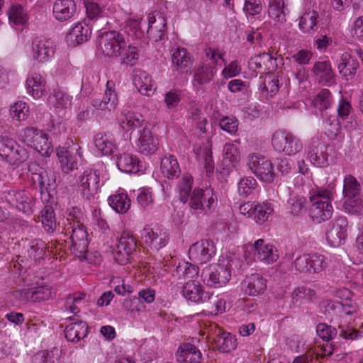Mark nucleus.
I'll list each match as a JSON object with an SVG mask.
<instances>
[{"label":"nucleus","mask_w":363,"mask_h":363,"mask_svg":"<svg viewBox=\"0 0 363 363\" xmlns=\"http://www.w3.org/2000/svg\"><path fill=\"white\" fill-rule=\"evenodd\" d=\"M335 184H330L327 187L316 186L310 191L308 215L316 223L325 222L331 218L333 206L331 201L335 193Z\"/></svg>","instance_id":"f257e3e1"},{"label":"nucleus","mask_w":363,"mask_h":363,"mask_svg":"<svg viewBox=\"0 0 363 363\" xmlns=\"http://www.w3.org/2000/svg\"><path fill=\"white\" fill-rule=\"evenodd\" d=\"M216 248L212 240H201L193 244L189 250V257L191 262H179L176 267L177 272L194 271L199 272V264L209 262L216 255Z\"/></svg>","instance_id":"f03ea898"},{"label":"nucleus","mask_w":363,"mask_h":363,"mask_svg":"<svg viewBox=\"0 0 363 363\" xmlns=\"http://www.w3.org/2000/svg\"><path fill=\"white\" fill-rule=\"evenodd\" d=\"M74 216L69 215L67 218L68 224L65 226V233L70 234L71 240L70 250L72 254L79 258L85 257L87 259L88 246L89 240V234L83 223L79 220H74Z\"/></svg>","instance_id":"7ed1b4c3"},{"label":"nucleus","mask_w":363,"mask_h":363,"mask_svg":"<svg viewBox=\"0 0 363 363\" xmlns=\"http://www.w3.org/2000/svg\"><path fill=\"white\" fill-rule=\"evenodd\" d=\"M272 145L277 152L286 155H294L303 147L299 138L286 130H277L272 135Z\"/></svg>","instance_id":"20e7f679"},{"label":"nucleus","mask_w":363,"mask_h":363,"mask_svg":"<svg viewBox=\"0 0 363 363\" xmlns=\"http://www.w3.org/2000/svg\"><path fill=\"white\" fill-rule=\"evenodd\" d=\"M77 182L82 197L88 201L94 199L101 186L99 171L86 169L78 177Z\"/></svg>","instance_id":"39448f33"},{"label":"nucleus","mask_w":363,"mask_h":363,"mask_svg":"<svg viewBox=\"0 0 363 363\" xmlns=\"http://www.w3.org/2000/svg\"><path fill=\"white\" fill-rule=\"evenodd\" d=\"M0 155L10 164L21 163L28 157L26 150L7 136L0 137Z\"/></svg>","instance_id":"423d86ee"},{"label":"nucleus","mask_w":363,"mask_h":363,"mask_svg":"<svg viewBox=\"0 0 363 363\" xmlns=\"http://www.w3.org/2000/svg\"><path fill=\"white\" fill-rule=\"evenodd\" d=\"M100 48L105 56L116 57L125 50L126 43L123 35L120 33L111 30L100 35Z\"/></svg>","instance_id":"0eeeda50"},{"label":"nucleus","mask_w":363,"mask_h":363,"mask_svg":"<svg viewBox=\"0 0 363 363\" xmlns=\"http://www.w3.org/2000/svg\"><path fill=\"white\" fill-rule=\"evenodd\" d=\"M137 248V240L128 231H123L113 251L115 261L121 265L130 262Z\"/></svg>","instance_id":"6e6552de"},{"label":"nucleus","mask_w":363,"mask_h":363,"mask_svg":"<svg viewBox=\"0 0 363 363\" xmlns=\"http://www.w3.org/2000/svg\"><path fill=\"white\" fill-rule=\"evenodd\" d=\"M248 166L250 170L261 181L272 183L274 182L276 174L271 161L264 156L252 154L249 156Z\"/></svg>","instance_id":"1a4fd4ad"},{"label":"nucleus","mask_w":363,"mask_h":363,"mask_svg":"<svg viewBox=\"0 0 363 363\" xmlns=\"http://www.w3.org/2000/svg\"><path fill=\"white\" fill-rule=\"evenodd\" d=\"M217 204V196L213 189H195L190 197L189 205L196 211L207 212L214 208Z\"/></svg>","instance_id":"9d476101"},{"label":"nucleus","mask_w":363,"mask_h":363,"mask_svg":"<svg viewBox=\"0 0 363 363\" xmlns=\"http://www.w3.org/2000/svg\"><path fill=\"white\" fill-rule=\"evenodd\" d=\"M327 267L326 258L318 254L303 255L294 262V269L298 272H321Z\"/></svg>","instance_id":"9b49d317"},{"label":"nucleus","mask_w":363,"mask_h":363,"mask_svg":"<svg viewBox=\"0 0 363 363\" xmlns=\"http://www.w3.org/2000/svg\"><path fill=\"white\" fill-rule=\"evenodd\" d=\"M141 235L145 243L155 250H159L166 246L169 240L167 232L157 225L145 226Z\"/></svg>","instance_id":"f8f14e48"},{"label":"nucleus","mask_w":363,"mask_h":363,"mask_svg":"<svg viewBox=\"0 0 363 363\" xmlns=\"http://www.w3.org/2000/svg\"><path fill=\"white\" fill-rule=\"evenodd\" d=\"M135 148L138 152L145 156L154 155L157 151L159 140L147 126L138 130Z\"/></svg>","instance_id":"ddd939ff"},{"label":"nucleus","mask_w":363,"mask_h":363,"mask_svg":"<svg viewBox=\"0 0 363 363\" xmlns=\"http://www.w3.org/2000/svg\"><path fill=\"white\" fill-rule=\"evenodd\" d=\"M80 147H72L69 149L60 147L57 150V155L59 158L62 171L65 174H69L74 169H78V164L82 155L79 150Z\"/></svg>","instance_id":"4468645a"},{"label":"nucleus","mask_w":363,"mask_h":363,"mask_svg":"<svg viewBox=\"0 0 363 363\" xmlns=\"http://www.w3.org/2000/svg\"><path fill=\"white\" fill-rule=\"evenodd\" d=\"M55 45L54 42L43 36L36 37L32 42V55L35 60L40 63L48 61L54 56Z\"/></svg>","instance_id":"2eb2a0df"},{"label":"nucleus","mask_w":363,"mask_h":363,"mask_svg":"<svg viewBox=\"0 0 363 363\" xmlns=\"http://www.w3.org/2000/svg\"><path fill=\"white\" fill-rule=\"evenodd\" d=\"M115 88L116 84L113 81H107L104 96L102 99H94L91 101V105L96 109L104 111L110 112L114 110L118 103Z\"/></svg>","instance_id":"dca6fc26"},{"label":"nucleus","mask_w":363,"mask_h":363,"mask_svg":"<svg viewBox=\"0 0 363 363\" xmlns=\"http://www.w3.org/2000/svg\"><path fill=\"white\" fill-rule=\"evenodd\" d=\"M77 11V4L74 0H55L52 6V15L59 22L71 19Z\"/></svg>","instance_id":"f3484780"},{"label":"nucleus","mask_w":363,"mask_h":363,"mask_svg":"<svg viewBox=\"0 0 363 363\" xmlns=\"http://www.w3.org/2000/svg\"><path fill=\"white\" fill-rule=\"evenodd\" d=\"M257 258L265 264H272L279 259V251L276 247L267 243L263 239L257 240L254 244Z\"/></svg>","instance_id":"a211bd4d"},{"label":"nucleus","mask_w":363,"mask_h":363,"mask_svg":"<svg viewBox=\"0 0 363 363\" xmlns=\"http://www.w3.org/2000/svg\"><path fill=\"white\" fill-rule=\"evenodd\" d=\"M91 29L85 23H75L66 35V40L71 46H77L89 40Z\"/></svg>","instance_id":"6ab92c4d"},{"label":"nucleus","mask_w":363,"mask_h":363,"mask_svg":"<svg viewBox=\"0 0 363 363\" xmlns=\"http://www.w3.org/2000/svg\"><path fill=\"white\" fill-rule=\"evenodd\" d=\"M201 359L199 349L191 343H183L177 350V359L179 363H200Z\"/></svg>","instance_id":"aec40b11"},{"label":"nucleus","mask_w":363,"mask_h":363,"mask_svg":"<svg viewBox=\"0 0 363 363\" xmlns=\"http://www.w3.org/2000/svg\"><path fill=\"white\" fill-rule=\"evenodd\" d=\"M9 202L19 211L25 213L32 212V203L33 199L26 191H11L9 193Z\"/></svg>","instance_id":"412c9836"},{"label":"nucleus","mask_w":363,"mask_h":363,"mask_svg":"<svg viewBox=\"0 0 363 363\" xmlns=\"http://www.w3.org/2000/svg\"><path fill=\"white\" fill-rule=\"evenodd\" d=\"M200 303L203 304V311L211 315H217L225 311V300L209 291H206L203 295V299Z\"/></svg>","instance_id":"4be33fe9"},{"label":"nucleus","mask_w":363,"mask_h":363,"mask_svg":"<svg viewBox=\"0 0 363 363\" xmlns=\"http://www.w3.org/2000/svg\"><path fill=\"white\" fill-rule=\"evenodd\" d=\"M155 291L150 289L142 290L139 292V298H126L124 300L123 307L126 311H141L145 308V306L140 301V298L146 303H150L155 300Z\"/></svg>","instance_id":"5701e85b"},{"label":"nucleus","mask_w":363,"mask_h":363,"mask_svg":"<svg viewBox=\"0 0 363 363\" xmlns=\"http://www.w3.org/2000/svg\"><path fill=\"white\" fill-rule=\"evenodd\" d=\"M147 35L150 39L157 42L163 39L166 34L167 23L164 16L159 13L157 18L155 16L148 17Z\"/></svg>","instance_id":"b1692460"},{"label":"nucleus","mask_w":363,"mask_h":363,"mask_svg":"<svg viewBox=\"0 0 363 363\" xmlns=\"http://www.w3.org/2000/svg\"><path fill=\"white\" fill-rule=\"evenodd\" d=\"M46 244L44 241L40 239H35L30 241H26L23 243L22 253L24 257L26 255L34 262L41 259L45 255Z\"/></svg>","instance_id":"393cba45"},{"label":"nucleus","mask_w":363,"mask_h":363,"mask_svg":"<svg viewBox=\"0 0 363 363\" xmlns=\"http://www.w3.org/2000/svg\"><path fill=\"white\" fill-rule=\"evenodd\" d=\"M308 156L314 166L321 167L326 166L328 164L327 147L318 140L313 142L312 146L309 147Z\"/></svg>","instance_id":"a878e982"},{"label":"nucleus","mask_w":363,"mask_h":363,"mask_svg":"<svg viewBox=\"0 0 363 363\" xmlns=\"http://www.w3.org/2000/svg\"><path fill=\"white\" fill-rule=\"evenodd\" d=\"M217 72L216 66L209 64H203L196 68L194 73L193 86H203L213 81Z\"/></svg>","instance_id":"bb28decb"},{"label":"nucleus","mask_w":363,"mask_h":363,"mask_svg":"<svg viewBox=\"0 0 363 363\" xmlns=\"http://www.w3.org/2000/svg\"><path fill=\"white\" fill-rule=\"evenodd\" d=\"M359 67V64L357 59L350 53L345 52L340 57L338 70L340 75L348 80L355 75Z\"/></svg>","instance_id":"cd10ccee"},{"label":"nucleus","mask_w":363,"mask_h":363,"mask_svg":"<svg viewBox=\"0 0 363 363\" xmlns=\"http://www.w3.org/2000/svg\"><path fill=\"white\" fill-rule=\"evenodd\" d=\"M118 169L125 173L135 174L143 169V164L138 158L130 153H123L117 159Z\"/></svg>","instance_id":"c85d7f7f"},{"label":"nucleus","mask_w":363,"mask_h":363,"mask_svg":"<svg viewBox=\"0 0 363 363\" xmlns=\"http://www.w3.org/2000/svg\"><path fill=\"white\" fill-rule=\"evenodd\" d=\"M172 62L175 69L180 73L187 72L192 64L190 54L184 48H177L172 51Z\"/></svg>","instance_id":"c756f323"},{"label":"nucleus","mask_w":363,"mask_h":363,"mask_svg":"<svg viewBox=\"0 0 363 363\" xmlns=\"http://www.w3.org/2000/svg\"><path fill=\"white\" fill-rule=\"evenodd\" d=\"M26 89L33 98L39 99L45 94L46 82L40 74L34 73L27 78Z\"/></svg>","instance_id":"7c9ffc66"},{"label":"nucleus","mask_w":363,"mask_h":363,"mask_svg":"<svg viewBox=\"0 0 363 363\" xmlns=\"http://www.w3.org/2000/svg\"><path fill=\"white\" fill-rule=\"evenodd\" d=\"M66 339L70 342H77L88 334V325L84 321H78L67 325L65 330Z\"/></svg>","instance_id":"2f4dec72"},{"label":"nucleus","mask_w":363,"mask_h":363,"mask_svg":"<svg viewBox=\"0 0 363 363\" xmlns=\"http://www.w3.org/2000/svg\"><path fill=\"white\" fill-rule=\"evenodd\" d=\"M94 143L96 148L105 155L113 154L116 149L115 139L109 133H99L94 137Z\"/></svg>","instance_id":"473e14b6"},{"label":"nucleus","mask_w":363,"mask_h":363,"mask_svg":"<svg viewBox=\"0 0 363 363\" xmlns=\"http://www.w3.org/2000/svg\"><path fill=\"white\" fill-rule=\"evenodd\" d=\"M185 298L194 303H200L206 293L199 281L192 280L186 282L182 289Z\"/></svg>","instance_id":"72a5a7b5"},{"label":"nucleus","mask_w":363,"mask_h":363,"mask_svg":"<svg viewBox=\"0 0 363 363\" xmlns=\"http://www.w3.org/2000/svg\"><path fill=\"white\" fill-rule=\"evenodd\" d=\"M28 172L30 173V185L33 189L44 193V177L47 176V171L36 162H31L28 165Z\"/></svg>","instance_id":"f704fd0d"},{"label":"nucleus","mask_w":363,"mask_h":363,"mask_svg":"<svg viewBox=\"0 0 363 363\" xmlns=\"http://www.w3.org/2000/svg\"><path fill=\"white\" fill-rule=\"evenodd\" d=\"M312 72L320 82L325 84L331 83L335 77L331 63L328 60L315 62L313 65Z\"/></svg>","instance_id":"c9c22d12"},{"label":"nucleus","mask_w":363,"mask_h":363,"mask_svg":"<svg viewBox=\"0 0 363 363\" xmlns=\"http://www.w3.org/2000/svg\"><path fill=\"white\" fill-rule=\"evenodd\" d=\"M244 283L247 286L245 291L250 296H257L262 293L267 287L266 280L260 274H250L246 277Z\"/></svg>","instance_id":"e433bc0d"},{"label":"nucleus","mask_w":363,"mask_h":363,"mask_svg":"<svg viewBox=\"0 0 363 363\" xmlns=\"http://www.w3.org/2000/svg\"><path fill=\"white\" fill-rule=\"evenodd\" d=\"M133 84L138 91L145 96L154 94L155 88L152 79L148 74L144 71H138L134 75Z\"/></svg>","instance_id":"4c0bfd02"},{"label":"nucleus","mask_w":363,"mask_h":363,"mask_svg":"<svg viewBox=\"0 0 363 363\" xmlns=\"http://www.w3.org/2000/svg\"><path fill=\"white\" fill-rule=\"evenodd\" d=\"M160 169L164 177L169 179L177 178L181 173L177 160L173 155L165 156L162 159Z\"/></svg>","instance_id":"58836bf2"},{"label":"nucleus","mask_w":363,"mask_h":363,"mask_svg":"<svg viewBox=\"0 0 363 363\" xmlns=\"http://www.w3.org/2000/svg\"><path fill=\"white\" fill-rule=\"evenodd\" d=\"M145 120L141 114L135 112H128L124 116L120 125L125 131L134 130L143 128Z\"/></svg>","instance_id":"ea45409f"},{"label":"nucleus","mask_w":363,"mask_h":363,"mask_svg":"<svg viewBox=\"0 0 363 363\" xmlns=\"http://www.w3.org/2000/svg\"><path fill=\"white\" fill-rule=\"evenodd\" d=\"M267 12L269 18L277 23L286 21L284 0H269Z\"/></svg>","instance_id":"a19ab883"},{"label":"nucleus","mask_w":363,"mask_h":363,"mask_svg":"<svg viewBox=\"0 0 363 363\" xmlns=\"http://www.w3.org/2000/svg\"><path fill=\"white\" fill-rule=\"evenodd\" d=\"M110 206L118 213H125L130 207V199L125 193L111 195L108 198Z\"/></svg>","instance_id":"79ce46f5"},{"label":"nucleus","mask_w":363,"mask_h":363,"mask_svg":"<svg viewBox=\"0 0 363 363\" xmlns=\"http://www.w3.org/2000/svg\"><path fill=\"white\" fill-rule=\"evenodd\" d=\"M318 17V13L314 10L305 12L300 17L299 29L303 33H310L316 30Z\"/></svg>","instance_id":"37998d69"},{"label":"nucleus","mask_w":363,"mask_h":363,"mask_svg":"<svg viewBox=\"0 0 363 363\" xmlns=\"http://www.w3.org/2000/svg\"><path fill=\"white\" fill-rule=\"evenodd\" d=\"M50 104L57 108H67L71 106V97L60 89H54L48 96Z\"/></svg>","instance_id":"c03bdc74"},{"label":"nucleus","mask_w":363,"mask_h":363,"mask_svg":"<svg viewBox=\"0 0 363 363\" xmlns=\"http://www.w3.org/2000/svg\"><path fill=\"white\" fill-rule=\"evenodd\" d=\"M31 302L38 303L51 298L55 292L51 286L42 284L30 288Z\"/></svg>","instance_id":"a18cd8bd"},{"label":"nucleus","mask_w":363,"mask_h":363,"mask_svg":"<svg viewBox=\"0 0 363 363\" xmlns=\"http://www.w3.org/2000/svg\"><path fill=\"white\" fill-rule=\"evenodd\" d=\"M41 222L43 228L48 233H53L56 229V219L54 210L51 206L46 205L40 211Z\"/></svg>","instance_id":"49530a36"},{"label":"nucleus","mask_w":363,"mask_h":363,"mask_svg":"<svg viewBox=\"0 0 363 363\" xmlns=\"http://www.w3.org/2000/svg\"><path fill=\"white\" fill-rule=\"evenodd\" d=\"M255 206L252 219L259 225L264 223L274 213L270 203H259L257 202Z\"/></svg>","instance_id":"de8ad7c7"},{"label":"nucleus","mask_w":363,"mask_h":363,"mask_svg":"<svg viewBox=\"0 0 363 363\" xmlns=\"http://www.w3.org/2000/svg\"><path fill=\"white\" fill-rule=\"evenodd\" d=\"M274 62L272 56L267 52L252 57L249 61V67L254 72L267 73V62Z\"/></svg>","instance_id":"09e8293b"},{"label":"nucleus","mask_w":363,"mask_h":363,"mask_svg":"<svg viewBox=\"0 0 363 363\" xmlns=\"http://www.w3.org/2000/svg\"><path fill=\"white\" fill-rule=\"evenodd\" d=\"M231 274H201V279L208 286L218 288L225 285Z\"/></svg>","instance_id":"8fccbe9b"},{"label":"nucleus","mask_w":363,"mask_h":363,"mask_svg":"<svg viewBox=\"0 0 363 363\" xmlns=\"http://www.w3.org/2000/svg\"><path fill=\"white\" fill-rule=\"evenodd\" d=\"M360 189V184L354 177L350 174L345 177L343 194L347 199L361 196Z\"/></svg>","instance_id":"3c124183"},{"label":"nucleus","mask_w":363,"mask_h":363,"mask_svg":"<svg viewBox=\"0 0 363 363\" xmlns=\"http://www.w3.org/2000/svg\"><path fill=\"white\" fill-rule=\"evenodd\" d=\"M214 341L218 349L222 352H228L236 347L235 340L230 333L218 334Z\"/></svg>","instance_id":"603ef678"},{"label":"nucleus","mask_w":363,"mask_h":363,"mask_svg":"<svg viewBox=\"0 0 363 363\" xmlns=\"http://www.w3.org/2000/svg\"><path fill=\"white\" fill-rule=\"evenodd\" d=\"M8 16L10 22L15 25H23L28 21V16L23 6L18 4L11 6L8 11Z\"/></svg>","instance_id":"864d4df0"},{"label":"nucleus","mask_w":363,"mask_h":363,"mask_svg":"<svg viewBox=\"0 0 363 363\" xmlns=\"http://www.w3.org/2000/svg\"><path fill=\"white\" fill-rule=\"evenodd\" d=\"M344 208L350 214L363 216V196L347 199Z\"/></svg>","instance_id":"5fc2aeb1"},{"label":"nucleus","mask_w":363,"mask_h":363,"mask_svg":"<svg viewBox=\"0 0 363 363\" xmlns=\"http://www.w3.org/2000/svg\"><path fill=\"white\" fill-rule=\"evenodd\" d=\"M28 113L29 107L25 102L18 101L11 106L10 115L16 121H25L28 118Z\"/></svg>","instance_id":"6e6d98bb"},{"label":"nucleus","mask_w":363,"mask_h":363,"mask_svg":"<svg viewBox=\"0 0 363 363\" xmlns=\"http://www.w3.org/2000/svg\"><path fill=\"white\" fill-rule=\"evenodd\" d=\"M313 105L320 111L327 110L331 105L332 95L328 89H322L314 98Z\"/></svg>","instance_id":"4d7b16f0"},{"label":"nucleus","mask_w":363,"mask_h":363,"mask_svg":"<svg viewBox=\"0 0 363 363\" xmlns=\"http://www.w3.org/2000/svg\"><path fill=\"white\" fill-rule=\"evenodd\" d=\"M42 155H48L51 148V144L49 142L48 136L46 133H42L36 137L35 142L30 146Z\"/></svg>","instance_id":"13d9d810"},{"label":"nucleus","mask_w":363,"mask_h":363,"mask_svg":"<svg viewBox=\"0 0 363 363\" xmlns=\"http://www.w3.org/2000/svg\"><path fill=\"white\" fill-rule=\"evenodd\" d=\"M257 182L252 177L242 178L238 183V191L240 195L247 196L256 189Z\"/></svg>","instance_id":"bf43d9fd"},{"label":"nucleus","mask_w":363,"mask_h":363,"mask_svg":"<svg viewBox=\"0 0 363 363\" xmlns=\"http://www.w3.org/2000/svg\"><path fill=\"white\" fill-rule=\"evenodd\" d=\"M289 211L294 216H300L306 209V199L304 197L294 196L289 200Z\"/></svg>","instance_id":"052dcab7"},{"label":"nucleus","mask_w":363,"mask_h":363,"mask_svg":"<svg viewBox=\"0 0 363 363\" xmlns=\"http://www.w3.org/2000/svg\"><path fill=\"white\" fill-rule=\"evenodd\" d=\"M30 293V288L13 291L11 294L13 304L24 305L28 302H31Z\"/></svg>","instance_id":"680f3d73"},{"label":"nucleus","mask_w":363,"mask_h":363,"mask_svg":"<svg viewBox=\"0 0 363 363\" xmlns=\"http://www.w3.org/2000/svg\"><path fill=\"white\" fill-rule=\"evenodd\" d=\"M318 335L325 341H330L337 333V330L325 323H319L316 327Z\"/></svg>","instance_id":"e2e57ef3"},{"label":"nucleus","mask_w":363,"mask_h":363,"mask_svg":"<svg viewBox=\"0 0 363 363\" xmlns=\"http://www.w3.org/2000/svg\"><path fill=\"white\" fill-rule=\"evenodd\" d=\"M41 363H60L61 350L54 347L41 352Z\"/></svg>","instance_id":"0e129e2a"},{"label":"nucleus","mask_w":363,"mask_h":363,"mask_svg":"<svg viewBox=\"0 0 363 363\" xmlns=\"http://www.w3.org/2000/svg\"><path fill=\"white\" fill-rule=\"evenodd\" d=\"M42 133V130L34 127H26L21 133V138L23 143L30 147L35 142L36 137Z\"/></svg>","instance_id":"69168bd1"},{"label":"nucleus","mask_w":363,"mask_h":363,"mask_svg":"<svg viewBox=\"0 0 363 363\" xmlns=\"http://www.w3.org/2000/svg\"><path fill=\"white\" fill-rule=\"evenodd\" d=\"M33 262L32 260L24 259L21 256H18L16 259H13L9 264V268L11 271H23L25 272L30 267Z\"/></svg>","instance_id":"338daca9"},{"label":"nucleus","mask_w":363,"mask_h":363,"mask_svg":"<svg viewBox=\"0 0 363 363\" xmlns=\"http://www.w3.org/2000/svg\"><path fill=\"white\" fill-rule=\"evenodd\" d=\"M139 54L137 48L133 46H128L121 57V62L127 65L133 66L136 64Z\"/></svg>","instance_id":"774afa93"}]
</instances>
